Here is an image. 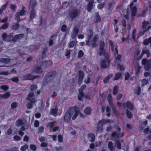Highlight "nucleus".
I'll return each instance as SVG.
<instances>
[{"label":"nucleus","mask_w":151,"mask_h":151,"mask_svg":"<svg viewBox=\"0 0 151 151\" xmlns=\"http://www.w3.org/2000/svg\"><path fill=\"white\" fill-rule=\"evenodd\" d=\"M151 24V19L149 22L144 21L142 23V28L143 30L139 34L140 37L142 36L150 27V25Z\"/></svg>","instance_id":"1"},{"label":"nucleus","mask_w":151,"mask_h":151,"mask_svg":"<svg viewBox=\"0 0 151 151\" xmlns=\"http://www.w3.org/2000/svg\"><path fill=\"white\" fill-rule=\"evenodd\" d=\"M16 125L17 127H20V129L23 131L28 127L27 122L24 120H18L16 122Z\"/></svg>","instance_id":"2"},{"label":"nucleus","mask_w":151,"mask_h":151,"mask_svg":"<svg viewBox=\"0 0 151 151\" xmlns=\"http://www.w3.org/2000/svg\"><path fill=\"white\" fill-rule=\"evenodd\" d=\"M109 44L111 46L112 51L114 53L115 58L117 60H119L121 58V56L118 54L116 45L114 44L111 41H109Z\"/></svg>","instance_id":"3"},{"label":"nucleus","mask_w":151,"mask_h":151,"mask_svg":"<svg viewBox=\"0 0 151 151\" xmlns=\"http://www.w3.org/2000/svg\"><path fill=\"white\" fill-rule=\"evenodd\" d=\"M70 116L72 119L73 120L75 119L78 115L81 117H83V116L78 110H69Z\"/></svg>","instance_id":"4"},{"label":"nucleus","mask_w":151,"mask_h":151,"mask_svg":"<svg viewBox=\"0 0 151 151\" xmlns=\"http://www.w3.org/2000/svg\"><path fill=\"white\" fill-rule=\"evenodd\" d=\"M11 67H6L5 69L7 70V72H3L0 73V74L2 75H7L9 73H8V72H9V73L11 74H13L15 73L16 72V70L14 68L12 69L11 70H10V68Z\"/></svg>","instance_id":"5"},{"label":"nucleus","mask_w":151,"mask_h":151,"mask_svg":"<svg viewBox=\"0 0 151 151\" xmlns=\"http://www.w3.org/2000/svg\"><path fill=\"white\" fill-rule=\"evenodd\" d=\"M104 44L103 42H101L100 45V47L98 50V52L100 55H104L105 53V50L104 49Z\"/></svg>","instance_id":"6"},{"label":"nucleus","mask_w":151,"mask_h":151,"mask_svg":"<svg viewBox=\"0 0 151 151\" xmlns=\"http://www.w3.org/2000/svg\"><path fill=\"white\" fill-rule=\"evenodd\" d=\"M150 61L147 60L146 59L142 60V64L145 65V68L146 70H148L150 69Z\"/></svg>","instance_id":"7"},{"label":"nucleus","mask_w":151,"mask_h":151,"mask_svg":"<svg viewBox=\"0 0 151 151\" xmlns=\"http://www.w3.org/2000/svg\"><path fill=\"white\" fill-rule=\"evenodd\" d=\"M27 99L31 103H33L36 101L34 98V93L33 92H31L29 94Z\"/></svg>","instance_id":"8"},{"label":"nucleus","mask_w":151,"mask_h":151,"mask_svg":"<svg viewBox=\"0 0 151 151\" xmlns=\"http://www.w3.org/2000/svg\"><path fill=\"white\" fill-rule=\"evenodd\" d=\"M85 85L82 86L81 88L79 90V95L78 96V99L80 101L81 100L83 96V93L82 91L85 88Z\"/></svg>","instance_id":"9"},{"label":"nucleus","mask_w":151,"mask_h":151,"mask_svg":"<svg viewBox=\"0 0 151 151\" xmlns=\"http://www.w3.org/2000/svg\"><path fill=\"white\" fill-rule=\"evenodd\" d=\"M87 40H86V44L88 45H90V44L89 43V40L91 38L92 35V33L90 30H88L87 31Z\"/></svg>","instance_id":"10"},{"label":"nucleus","mask_w":151,"mask_h":151,"mask_svg":"<svg viewBox=\"0 0 151 151\" xmlns=\"http://www.w3.org/2000/svg\"><path fill=\"white\" fill-rule=\"evenodd\" d=\"M88 3L87 6V10L88 12H90L93 7V3L94 2V0H87Z\"/></svg>","instance_id":"11"},{"label":"nucleus","mask_w":151,"mask_h":151,"mask_svg":"<svg viewBox=\"0 0 151 151\" xmlns=\"http://www.w3.org/2000/svg\"><path fill=\"white\" fill-rule=\"evenodd\" d=\"M109 61L107 59H106V60H103L101 62V67L103 68H106L109 65Z\"/></svg>","instance_id":"12"},{"label":"nucleus","mask_w":151,"mask_h":151,"mask_svg":"<svg viewBox=\"0 0 151 151\" xmlns=\"http://www.w3.org/2000/svg\"><path fill=\"white\" fill-rule=\"evenodd\" d=\"M133 2L131 3L130 5V7L131 8L132 10V16H135L136 14V12L137 11V8L135 6L132 7V6H133Z\"/></svg>","instance_id":"13"},{"label":"nucleus","mask_w":151,"mask_h":151,"mask_svg":"<svg viewBox=\"0 0 151 151\" xmlns=\"http://www.w3.org/2000/svg\"><path fill=\"white\" fill-rule=\"evenodd\" d=\"M112 122V121L109 120L103 119L99 121L98 124V125L99 126L100 125H103L107 123H110Z\"/></svg>","instance_id":"14"},{"label":"nucleus","mask_w":151,"mask_h":151,"mask_svg":"<svg viewBox=\"0 0 151 151\" xmlns=\"http://www.w3.org/2000/svg\"><path fill=\"white\" fill-rule=\"evenodd\" d=\"M84 76V75L82 71H79V77L78 80V83L79 84H81Z\"/></svg>","instance_id":"15"},{"label":"nucleus","mask_w":151,"mask_h":151,"mask_svg":"<svg viewBox=\"0 0 151 151\" xmlns=\"http://www.w3.org/2000/svg\"><path fill=\"white\" fill-rule=\"evenodd\" d=\"M71 118V116H70V111H68L65 113L64 116V121L65 122H68Z\"/></svg>","instance_id":"16"},{"label":"nucleus","mask_w":151,"mask_h":151,"mask_svg":"<svg viewBox=\"0 0 151 151\" xmlns=\"http://www.w3.org/2000/svg\"><path fill=\"white\" fill-rule=\"evenodd\" d=\"M79 32V29L77 27H75L73 29V34L71 35V38H73L76 36Z\"/></svg>","instance_id":"17"},{"label":"nucleus","mask_w":151,"mask_h":151,"mask_svg":"<svg viewBox=\"0 0 151 151\" xmlns=\"http://www.w3.org/2000/svg\"><path fill=\"white\" fill-rule=\"evenodd\" d=\"M98 3H101L99 4L98 5V8L99 9H102L104 5V4L106 2L105 0H98Z\"/></svg>","instance_id":"18"},{"label":"nucleus","mask_w":151,"mask_h":151,"mask_svg":"<svg viewBox=\"0 0 151 151\" xmlns=\"http://www.w3.org/2000/svg\"><path fill=\"white\" fill-rule=\"evenodd\" d=\"M24 8H23L22 9V10L21 11H20L17 13L16 15V19L17 20H18L19 19V16H23L24 15V13L25 12V11L24 10Z\"/></svg>","instance_id":"19"},{"label":"nucleus","mask_w":151,"mask_h":151,"mask_svg":"<svg viewBox=\"0 0 151 151\" xmlns=\"http://www.w3.org/2000/svg\"><path fill=\"white\" fill-rule=\"evenodd\" d=\"M58 109L56 106L53 107L50 111V113L55 116L57 115Z\"/></svg>","instance_id":"20"},{"label":"nucleus","mask_w":151,"mask_h":151,"mask_svg":"<svg viewBox=\"0 0 151 151\" xmlns=\"http://www.w3.org/2000/svg\"><path fill=\"white\" fill-rule=\"evenodd\" d=\"M79 11L76 10L72 12L70 14V16L72 18H75L79 14Z\"/></svg>","instance_id":"21"},{"label":"nucleus","mask_w":151,"mask_h":151,"mask_svg":"<svg viewBox=\"0 0 151 151\" xmlns=\"http://www.w3.org/2000/svg\"><path fill=\"white\" fill-rule=\"evenodd\" d=\"M123 106L124 107H125V104H123ZM125 106H126V107L129 108V109H130L131 110H132L134 108V106H133V105L130 102H127L125 104Z\"/></svg>","instance_id":"22"},{"label":"nucleus","mask_w":151,"mask_h":151,"mask_svg":"<svg viewBox=\"0 0 151 151\" xmlns=\"http://www.w3.org/2000/svg\"><path fill=\"white\" fill-rule=\"evenodd\" d=\"M10 93L9 92H6L4 94H0V97L3 99H8L10 96Z\"/></svg>","instance_id":"23"},{"label":"nucleus","mask_w":151,"mask_h":151,"mask_svg":"<svg viewBox=\"0 0 151 151\" xmlns=\"http://www.w3.org/2000/svg\"><path fill=\"white\" fill-rule=\"evenodd\" d=\"M108 100L109 101V103L110 105V106L111 108L114 110V108L112 104V103L111 101L112 100V96L111 95H109L108 96Z\"/></svg>","instance_id":"24"},{"label":"nucleus","mask_w":151,"mask_h":151,"mask_svg":"<svg viewBox=\"0 0 151 151\" xmlns=\"http://www.w3.org/2000/svg\"><path fill=\"white\" fill-rule=\"evenodd\" d=\"M88 137L89 139L91 142H93L95 139V136L94 134H89L88 135Z\"/></svg>","instance_id":"25"},{"label":"nucleus","mask_w":151,"mask_h":151,"mask_svg":"<svg viewBox=\"0 0 151 151\" xmlns=\"http://www.w3.org/2000/svg\"><path fill=\"white\" fill-rule=\"evenodd\" d=\"M98 37V36L97 35H96L94 37L92 40L91 45H92V47H95L96 46V44L95 43V42H96V40L97 39Z\"/></svg>","instance_id":"26"},{"label":"nucleus","mask_w":151,"mask_h":151,"mask_svg":"<svg viewBox=\"0 0 151 151\" xmlns=\"http://www.w3.org/2000/svg\"><path fill=\"white\" fill-rule=\"evenodd\" d=\"M36 78V77H33L31 75L28 74L25 76L24 79L26 80H32Z\"/></svg>","instance_id":"27"},{"label":"nucleus","mask_w":151,"mask_h":151,"mask_svg":"<svg viewBox=\"0 0 151 151\" xmlns=\"http://www.w3.org/2000/svg\"><path fill=\"white\" fill-rule=\"evenodd\" d=\"M91 108L90 107H88L84 110V112L86 114L89 115L91 114Z\"/></svg>","instance_id":"28"},{"label":"nucleus","mask_w":151,"mask_h":151,"mask_svg":"<svg viewBox=\"0 0 151 151\" xmlns=\"http://www.w3.org/2000/svg\"><path fill=\"white\" fill-rule=\"evenodd\" d=\"M112 76V74L109 75L104 79V82L105 83H107L109 82V79L111 78Z\"/></svg>","instance_id":"29"},{"label":"nucleus","mask_w":151,"mask_h":151,"mask_svg":"<svg viewBox=\"0 0 151 151\" xmlns=\"http://www.w3.org/2000/svg\"><path fill=\"white\" fill-rule=\"evenodd\" d=\"M33 71L37 73H39L42 72V70L40 68L37 67L34 68Z\"/></svg>","instance_id":"30"},{"label":"nucleus","mask_w":151,"mask_h":151,"mask_svg":"<svg viewBox=\"0 0 151 151\" xmlns=\"http://www.w3.org/2000/svg\"><path fill=\"white\" fill-rule=\"evenodd\" d=\"M55 37L52 36L49 42V44L50 46H52L54 42H55Z\"/></svg>","instance_id":"31"},{"label":"nucleus","mask_w":151,"mask_h":151,"mask_svg":"<svg viewBox=\"0 0 151 151\" xmlns=\"http://www.w3.org/2000/svg\"><path fill=\"white\" fill-rule=\"evenodd\" d=\"M151 43V37H150L148 39H145L144 42V44L145 45H147L149 43Z\"/></svg>","instance_id":"32"},{"label":"nucleus","mask_w":151,"mask_h":151,"mask_svg":"<svg viewBox=\"0 0 151 151\" xmlns=\"http://www.w3.org/2000/svg\"><path fill=\"white\" fill-rule=\"evenodd\" d=\"M9 59L8 58H2L0 60V62L7 63L9 62Z\"/></svg>","instance_id":"33"},{"label":"nucleus","mask_w":151,"mask_h":151,"mask_svg":"<svg viewBox=\"0 0 151 151\" xmlns=\"http://www.w3.org/2000/svg\"><path fill=\"white\" fill-rule=\"evenodd\" d=\"M23 36V35L22 34H20L17 35H15L13 39L14 41H15L18 39H20L22 38Z\"/></svg>","instance_id":"34"},{"label":"nucleus","mask_w":151,"mask_h":151,"mask_svg":"<svg viewBox=\"0 0 151 151\" xmlns=\"http://www.w3.org/2000/svg\"><path fill=\"white\" fill-rule=\"evenodd\" d=\"M63 150V147H59L58 148L54 147L52 148V151H59Z\"/></svg>","instance_id":"35"},{"label":"nucleus","mask_w":151,"mask_h":151,"mask_svg":"<svg viewBox=\"0 0 151 151\" xmlns=\"http://www.w3.org/2000/svg\"><path fill=\"white\" fill-rule=\"evenodd\" d=\"M141 82L142 83V86H143L145 85H146L148 83V81L146 79H144L141 81Z\"/></svg>","instance_id":"36"},{"label":"nucleus","mask_w":151,"mask_h":151,"mask_svg":"<svg viewBox=\"0 0 151 151\" xmlns=\"http://www.w3.org/2000/svg\"><path fill=\"white\" fill-rule=\"evenodd\" d=\"M9 88L8 86L5 85H2L0 87V88L5 91H7Z\"/></svg>","instance_id":"37"},{"label":"nucleus","mask_w":151,"mask_h":151,"mask_svg":"<svg viewBox=\"0 0 151 151\" xmlns=\"http://www.w3.org/2000/svg\"><path fill=\"white\" fill-rule=\"evenodd\" d=\"M118 86H115L114 87L113 90V94L115 95L118 92Z\"/></svg>","instance_id":"38"},{"label":"nucleus","mask_w":151,"mask_h":151,"mask_svg":"<svg viewBox=\"0 0 151 151\" xmlns=\"http://www.w3.org/2000/svg\"><path fill=\"white\" fill-rule=\"evenodd\" d=\"M7 5V3H6L2 6L0 9V14L2 13L3 11L5 9Z\"/></svg>","instance_id":"39"},{"label":"nucleus","mask_w":151,"mask_h":151,"mask_svg":"<svg viewBox=\"0 0 151 151\" xmlns=\"http://www.w3.org/2000/svg\"><path fill=\"white\" fill-rule=\"evenodd\" d=\"M136 30L135 29L133 30L132 33V38L133 39L135 40H136L135 36H136Z\"/></svg>","instance_id":"40"},{"label":"nucleus","mask_w":151,"mask_h":151,"mask_svg":"<svg viewBox=\"0 0 151 151\" xmlns=\"http://www.w3.org/2000/svg\"><path fill=\"white\" fill-rule=\"evenodd\" d=\"M28 148V146L27 145L25 144L21 147L20 150L22 151H24Z\"/></svg>","instance_id":"41"},{"label":"nucleus","mask_w":151,"mask_h":151,"mask_svg":"<svg viewBox=\"0 0 151 151\" xmlns=\"http://www.w3.org/2000/svg\"><path fill=\"white\" fill-rule=\"evenodd\" d=\"M121 76V74L120 73H118L116 74L114 78V80H117L119 79Z\"/></svg>","instance_id":"42"},{"label":"nucleus","mask_w":151,"mask_h":151,"mask_svg":"<svg viewBox=\"0 0 151 151\" xmlns=\"http://www.w3.org/2000/svg\"><path fill=\"white\" fill-rule=\"evenodd\" d=\"M115 145V147H116L119 149H120L121 148L120 142L119 141H116Z\"/></svg>","instance_id":"43"},{"label":"nucleus","mask_w":151,"mask_h":151,"mask_svg":"<svg viewBox=\"0 0 151 151\" xmlns=\"http://www.w3.org/2000/svg\"><path fill=\"white\" fill-rule=\"evenodd\" d=\"M146 53L147 55H148L149 53V50L147 49L146 48H144L143 49L142 54H144Z\"/></svg>","instance_id":"44"},{"label":"nucleus","mask_w":151,"mask_h":151,"mask_svg":"<svg viewBox=\"0 0 151 151\" xmlns=\"http://www.w3.org/2000/svg\"><path fill=\"white\" fill-rule=\"evenodd\" d=\"M106 112L108 113L107 114H106L107 116L108 117H109L110 115V109L109 107V106H107L106 108Z\"/></svg>","instance_id":"45"},{"label":"nucleus","mask_w":151,"mask_h":151,"mask_svg":"<svg viewBox=\"0 0 151 151\" xmlns=\"http://www.w3.org/2000/svg\"><path fill=\"white\" fill-rule=\"evenodd\" d=\"M126 114L128 118H130L132 117V114L128 110L126 111Z\"/></svg>","instance_id":"46"},{"label":"nucleus","mask_w":151,"mask_h":151,"mask_svg":"<svg viewBox=\"0 0 151 151\" xmlns=\"http://www.w3.org/2000/svg\"><path fill=\"white\" fill-rule=\"evenodd\" d=\"M17 106V104L16 102H13L11 105V107L12 109H14L16 108Z\"/></svg>","instance_id":"47"},{"label":"nucleus","mask_w":151,"mask_h":151,"mask_svg":"<svg viewBox=\"0 0 151 151\" xmlns=\"http://www.w3.org/2000/svg\"><path fill=\"white\" fill-rule=\"evenodd\" d=\"M2 37L3 38V40L5 41L6 40V38H8V37L7 36L6 34L5 33H4L2 35Z\"/></svg>","instance_id":"48"},{"label":"nucleus","mask_w":151,"mask_h":151,"mask_svg":"<svg viewBox=\"0 0 151 151\" xmlns=\"http://www.w3.org/2000/svg\"><path fill=\"white\" fill-rule=\"evenodd\" d=\"M61 30L62 32H65L67 30L66 26L65 25H63L61 27Z\"/></svg>","instance_id":"49"},{"label":"nucleus","mask_w":151,"mask_h":151,"mask_svg":"<svg viewBox=\"0 0 151 151\" xmlns=\"http://www.w3.org/2000/svg\"><path fill=\"white\" fill-rule=\"evenodd\" d=\"M108 147L111 150H112L113 149L112 143L111 142H109L108 144Z\"/></svg>","instance_id":"50"},{"label":"nucleus","mask_w":151,"mask_h":151,"mask_svg":"<svg viewBox=\"0 0 151 151\" xmlns=\"http://www.w3.org/2000/svg\"><path fill=\"white\" fill-rule=\"evenodd\" d=\"M83 55V52L82 50H80L78 53V58H80L82 57Z\"/></svg>","instance_id":"51"},{"label":"nucleus","mask_w":151,"mask_h":151,"mask_svg":"<svg viewBox=\"0 0 151 151\" xmlns=\"http://www.w3.org/2000/svg\"><path fill=\"white\" fill-rule=\"evenodd\" d=\"M30 148L33 151L36 150V146L33 145H31L30 146Z\"/></svg>","instance_id":"52"},{"label":"nucleus","mask_w":151,"mask_h":151,"mask_svg":"<svg viewBox=\"0 0 151 151\" xmlns=\"http://www.w3.org/2000/svg\"><path fill=\"white\" fill-rule=\"evenodd\" d=\"M58 142H62L63 140V139L62 136L61 135H58Z\"/></svg>","instance_id":"53"},{"label":"nucleus","mask_w":151,"mask_h":151,"mask_svg":"<svg viewBox=\"0 0 151 151\" xmlns=\"http://www.w3.org/2000/svg\"><path fill=\"white\" fill-rule=\"evenodd\" d=\"M140 88L138 87L137 88V89L135 90V93L139 95L140 93Z\"/></svg>","instance_id":"54"},{"label":"nucleus","mask_w":151,"mask_h":151,"mask_svg":"<svg viewBox=\"0 0 151 151\" xmlns=\"http://www.w3.org/2000/svg\"><path fill=\"white\" fill-rule=\"evenodd\" d=\"M118 68L120 70H123L124 69V67L122 65H119L118 66Z\"/></svg>","instance_id":"55"},{"label":"nucleus","mask_w":151,"mask_h":151,"mask_svg":"<svg viewBox=\"0 0 151 151\" xmlns=\"http://www.w3.org/2000/svg\"><path fill=\"white\" fill-rule=\"evenodd\" d=\"M36 4V2L34 1L33 2L32 1H31L30 3V6L32 7L33 6H34Z\"/></svg>","instance_id":"56"},{"label":"nucleus","mask_w":151,"mask_h":151,"mask_svg":"<svg viewBox=\"0 0 151 151\" xmlns=\"http://www.w3.org/2000/svg\"><path fill=\"white\" fill-rule=\"evenodd\" d=\"M74 45V43L73 42H70L69 44V47H73Z\"/></svg>","instance_id":"57"},{"label":"nucleus","mask_w":151,"mask_h":151,"mask_svg":"<svg viewBox=\"0 0 151 151\" xmlns=\"http://www.w3.org/2000/svg\"><path fill=\"white\" fill-rule=\"evenodd\" d=\"M11 80L12 81L15 82H17L19 81V79L17 77L12 78L11 79Z\"/></svg>","instance_id":"58"},{"label":"nucleus","mask_w":151,"mask_h":151,"mask_svg":"<svg viewBox=\"0 0 151 151\" xmlns=\"http://www.w3.org/2000/svg\"><path fill=\"white\" fill-rule=\"evenodd\" d=\"M8 27V24L7 23H5L1 27V28L3 29H6Z\"/></svg>","instance_id":"59"},{"label":"nucleus","mask_w":151,"mask_h":151,"mask_svg":"<svg viewBox=\"0 0 151 151\" xmlns=\"http://www.w3.org/2000/svg\"><path fill=\"white\" fill-rule=\"evenodd\" d=\"M99 109H100L101 111L102 112H104V108L103 106L102 105H101L99 108Z\"/></svg>","instance_id":"60"},{"label":"nucleus","mask_w":151,"mask_h":151,"mask_svg":"<svg viewBox=\"0 0 151 151\" xmlns=\"http://www.w3.org/2000/svg\"><path fill=\"white\" fill-rule=\"evenodd\" d=\"M14 139L16 141H18L21 139L20 137L18 136H15L14 137Z\"/></svg>","instance_id":"61"},{"label":"nucleus","mask_w":151,"mask_h":151,"mask_svg":"<svg viewBox=\"0 0 151 151\" xmlns=\"http://www.w3.org/2000/svg\"><path fill=\"white\" fill-rule=\"evenodd\" d=\"M112 136L113 137H120L117 134L116 132H114L112 134Z\"/></svg>","instance_id":"62"},{"label":"nucleus","mask_w":151,"mask_h":151,"mask_svg":"<svg viewBox=\"0 0 151 151\" xmlns=\"http://www.w3.org/2000/svg\"><path fill=\"white\" fill-rule=\"evenodd\" d=\"M34 126L35 127H37L39 125V122L38 121H35L34 123Z\"/></svg>","instance_id":"63"},{"label":"nucleus","mask_w":151,"mask_h":151,"mask_svg":"<svg viewBox=\"0 0 151 151\" xmlns=\"http://www.w3.org/2000/svg\"><path fill=\"white\" fill-rule=\"evenodd\" d=\"M70 52L69 51H67L65 55V56L67 58H69L70 56Z\"/></svg>","instance_id":"64"}]
</instances>
